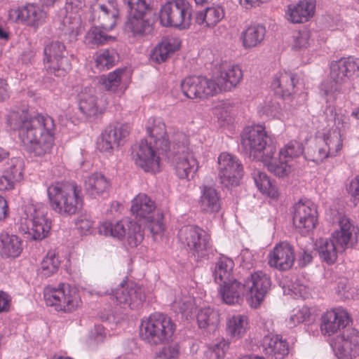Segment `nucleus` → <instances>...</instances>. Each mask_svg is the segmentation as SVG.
<instances>
[{
    "mask_svg": "<svg viewBox=\"0 0 359 359\" xmlns=\"http://www.w3.org/2000/svg\"><path fill=\"white\" fill-rule=\"evenodd\" d=\"M43 298L48 306H53L56 311L72 312L80 304V299L72 294L70 286L66 283H60L57 287L47 286L43 290Z\"/></svg>",
    "mask_w": 359,
    "mask_h": 359,
    "instance_id": "4468645a",
    "label": "nucleus"
},
{
    "mask_svg": "<svg viewBox=\"0 0 359 359\" xmlns=\"http://www.w3.org/2000/svg\"><path fill=\"white\" fill-rule=\"evenodd\" d=\"M11 88L6 79L0 78V102L7 100L11 95Z\"/></svg>",
    "mask_w": 359,
    "mask_h": 359,
    "instance_id": "69168bd1",
    "label": "nucleus"
},
{
    "mask_svg": "<svg viewBox=\"0 0 359 359\" xmlns=\"http://www.w3.org/2000/svg\"><path fill=\"white\" fill-rule=\"evenodd\" d=\"M219 294L223 302L229 305L239 304L246 295L245 283L236 279L224 280L220 284Z\"/></svg>",
    "mask_w": 359,
    "mask_h": 359,
    "instance_id": "c85d7f7f",
    "label": "nucleus"
},
{
    "mask_svg": "<svg viewBox=\"0 0 359 359\" xmlns=\"http://www.w3.org/2000/svg\"><path fill=\"white\" fill-rule=\"evenodd\" d=\"M98 232L101 235L111 236L118 240L124 238L127 233L128 243L132 248L137 246L144 239V233L140 225L123 221L115 223L103 222L98 227Z\"/></svg>",
    "mask_w": 359,
    "mask_h": 359,
    "instance_id": "2eb2a0df",
    "label": "nucleus"
},
{
    "mask_svg": "<svg viewBox=\"0 0 359 359\" xmlns=\"http://www.w3.org/2000/svg\"><path fill=\"white\" fill-rule=\"evenodd\" d=\"M339 225L340 229L333 232L330 238H320L317 243L319 256L327 264L336 262L337 254L350 246L353 234L359 231L350 219L344 216L339 217Z\"/></svg>",
    "mask_w": 359,
    "mask_h": 359,
    "instance_id": "20e7f679",
    "label": "nucleus"
},
{
    "mask_svg": "<svg viewBox=\"0 0 359 359\" xmlns=\"http://www.w3.org/2000/svg\"><path fill=\"white\" fill-rule=\"evenodd\" d=\"M205 10L208 27L215 26L224 17V11L221 6L208 7Z\"/></svg>",
    "mask_w": 359,
    "mask_h": 359,
    "instance_id": "13d9d810",
    "label": "nucleus"
},
{
    "mask_svg": "<svg viewBox=\"0 0 359 359\" xmlns=\"http://www.w3.org/2000/svg\"><path fill=\"white\" fill-rule=\"evenodd\" d=\"M280 104L276 100L266 101L262 107V111L268 117L278 118L280 114Z\"/></svg>",
    "mask_w": 359,
    "mask_h": 359,
    "instance_id": "bf43d9fd",
    "label": "nucleus"
},
{
    "mask_svg": "<svg viewBox=\"0 0 359 359\" xmlns=\"http://www.w3.org/2000/svg\"><path fill=\"white\" fill-rule=\"evenodd\" d=\"M12 13L16 15V21L35 29L41 26L47 18L46 12L35 4H27L12 10L11 15Z\"/></svg>",
    "mask_w": 359,
    "mask_h": 359,
    "instance_id": "bb28decb",
    "label": "nucleus"
},
{
    "mask_svg": "<svg viewBox=\"0 0 359 359\" xmlns=\"http://www.w3.org/2000/svg\"><path fill=\"white\" fill-rule=\"evenodd\" d=\"M47 194L52 209L60 215H74L82 208V190L74 182L53 183Z\"/></svg>",
    "mask_w": 359,
    "mask_h": 359,
    "instance_id": "7ed1b4c3",
    "label": "nucleus"
},
{
    "mask_svg": "<svg viewBox=\"0 0 359 359\" xmlns=\"http://www.w3.org/2000/svg\"><path fill=\"white\" fill-rule=\"evenodd\" d=\"M295 260L293 247L287 242L277 243L268 255V264L279 271H287Z\"/></svg>",
    "mask_w": 359,
    "mask_h": 359,
    "instance_id": "a878e982",
    "label": "nucleus"
},
{
    "mask_svg": "<svg viewBox=\"0 0 359 359\" xmlns=\"http://www.w3.org/2000/svg\"><path fill=\"white\" fill-rule=\"evenodd\" d=\"M351 321L348 313L341 307L327 311L322 316L320 330L324 335L331 336L343 330L330 341L338 359H352L359 351V331L346 326Z\"/></svg>",
    "mask_w": 359,
    "mask_h": 359,
    "instance_id": "f03ea898",
    "label": "nucleus"
},
{
    "mask_svg": "<svg viewBox=\"0 0 359 359\" xmlns=\"http://www.w3.org/2000/svg\"><path fill=\"white\" fill-rule=\"evenodd\" d=\"M110 30H106L100 25L94 24L86 36V41L91 46H102L116 41V37L109 35L108 32Z\"/></svg>",
    "mask_w": 359,
    "mask_h": 359,
    "instance_id": "c03bdc74",
    "label": "nucleus"
},
{
    "mask_svg": "<svg viewBox=\"0 0 359 359\" xmlns=\"http://www.w3.org/2000/svg\"><path fill=\"white\" fill-rule=\"evenodd\" d=\"M347 190L355 200L359 199V175L351 180Z\"/></svg>",
    "mask_w": 359,
    "mask_h": 359,
    "instance_id": "0e129e2a",
    "label": "nucleus"
},
{
    "mask_svg": "<svg viewBox=\"0 0 359 359\" xmlns=\"http://www.w3.org/2000/svg\"><path fill=\"white\" fill-rule=\"evenodd\" d=\"M154 209V202L146 194H138L132 201L131 212L140 219H150Z\"/></svg>",
    "mask_w": 359,
    "mask_h": 359,
    "instance_id": "ea45409f",
    "label": "nucleus"
},
{
    "mask_svg": "<svg viewBox=\"0 0 359 359\" xmlns=\"http://www.w3.org/2000/svg\"><path fill=\"white\" fill-rule=\"evenodd\" d=\"M11 128L18 132L25 149L35 156L50 152L54 144L55 124L48 115L29 116L24 111H13L8 118Z\"/></svg>",
    "mask_w": 359,
    "mask_h": 359,
    "instance_id": "f257e3e1",
    "label": "nucleus"
},
{
    "mask_svg": "<svg viewBox=\"0 0 359 359\" xmlns=\"http://www.w3.org/2000/svg\"><path fill=\"white\" fill-rule=\"evenodd\" d=\"M234 267L233 259L222 256L215 262L213 271L215 281L217 283H223L224 280H230L231 275Z\"/></svg>",
    "mask_w": 359,
    "mask_h": 359,
    "instance_id": "a18cd8bd",
    "label": "nucleus"
},
{
    "mask_svg": "<svg viewBox=\"0 0 359 359\" xmlns=\"http://www.w3.org/2000/svg\"><path fill=\"white\" fill-rule=\"evenodd\" d=\"M20 221L21 230L27 233L32 240L41 241L50 233L51 222L41 204L26 205Z\"/></svg>",
    "mask_w": 359,
    "mask_h": 359,
    "instance_id": "1a4fd4ad",
    "label": "nucleus"
},
{
    "mask_svg": "<svg viewBox=\"0 0 359 359\" xmlns=\"http://www.w3.org/2000/svg\"><path fill=\"white\" fill-rule=\"evenodd\" d=\"M151 142L142 140L132 147V157L135 163L145 172L156 173L160 171L159 151Z\"/></svg>",
    "mask_w": 359,
    "mask_h": 359,
    "instance_id": "aec40b11",
    "label": "nucleus"
},
{
    "mask_svg": "<svg viewBox=\"0 0 359 359\" xmlns=\"http://www.w3.org/2000/svg\"><path fill=\"white\" fill-rule=\"evenodd\" d=\"M269 158V160L264 159L262 162L269 172L278 177H284L290 173L292 166L288 161L280 158L279 155L278 159L274 158V155H270Z\"/></svg>",
    "mask_w": 359,
    "mask_h": 359,
    "instance_id": "de8ad7c7",
    "label": "nucleus"
},
{
    "mask_svg": "<svg viewBox=\"0 0 359 359\" xmlns=\"http://www.w3.org/2000/svg\"><path fill=\"white\" fill-rule=\"evenodd\" d=\"M229 343L224 339L211 344L207 351L209 359H222L228 350Z\"/></svg>",
    "mask_w": 359,
    "mask_h": 359,
    "instance_id": "5fc2aeb1",
    "label": "nucleus"
},
{
    "mask_svg": "<svg viewBox=\"0 0 359 359\" xmlns=\"http://www.w3.org/2000/svg\"><path fill=\"white\" fill-rule=\"evenodd\" d=\"M110 294L121 307L130 309L140 306L146 298L142 286L128 280H123L115 290H111Z\"/></svg>",
    "mask_w": 359,
    "mask_h": 359,
    "instance_id": "a211bd4d",
    "label": "nucleus"
},
{
    "mask_svg": "<svg viewBox=\"0 0 359 359\" xmlns=\"http://www.w3.org/2000/svg\"><path fill=\"white\" fill-rule=\"evenodd\" d=\"M266 35L265 27L259 23H253L248 26L241 34L243 46L245 49L259 46Z\"/></svg>",
    "mask_w": 359,
    "mask_h": 359,
    "instance_id": "c9c22d12",
    "label": "nucleus"
},
{
    "mask_svg": "<svg viewBox=\"0 0 359 359\" xmlns=\"http://www.w3.org/2000/svg\"><path fill=\"white\" fill-rule=\"evenodd\" d=\"M118 54L114 50L106 49L96 57V65L101 70L109 69L118 61Z\"/></svg>",
    "mask_w": 359,
    "mask_h": 359,
    "instance_id": "603ef678",
    "label": "nucleus"
},
{
    "mask_svg": "<svg viewBox=\"0 0 359 359\" xmlns=\"http://www.w3.org/2000/svg\"><path fill=\"white\" fill-rule=\"evenodd\" d=\"M200 189L198 204L201 211L208 214L218 212L222 206L219 192L213 187L205 184L201 186Z\"/></svg>",
    "mask_w": 359,
    "mask_h": 359,
    "instance_id": "c756f323",
    "label": "nucleus"
},
{
    "mask_svg": "<svg viewBox=\"0 0 359 359\" xmlns=\"http://www.w3.org/2000/svg\"><path fill=\"white\" fill-rule=\"evenodd\" d=\"M180 241L194 257L198 259L208 255L211 248L210 236L203 229L196 225H187L182 227L179 231Z\"/></svg>",
    "mask_w": 359,
    "mask_h": 359,
    "instance_id": "ddd939ff",
    "label": "nucleus"
},
{
    "mask_svg": "<svg viewBox=\"0 0 359 359\" xmlns=\"http://www.w3.org/2000/svg\"><path fill=\"white\" fill-rule=\"evenodd\" d=\"M244 283L246 297L250 306L255 309L257 308L271 290V278L266 273L258 271L251 273Z\"/></svg>",
    "mask_w": 359,
    "mask_h": 359,
    "instance_id": "6ab92c4d",
    "label": "nucleus"
},
{
    "mask_svg": "<svg viewBox=\"0 0 359 359\" xmlns=\"http://www.w3.org/2000/svg\"><path fill=\"white\" fill-rule=\"evenodd\" d=\"M359 72V59L353 57H343L330 65V79L320 86L321 95L327 102H333L342 93L343 85L348 78Z\"/></svg>",
    "mask_w": 359,
    "mask_h": 359,
    "instance_id": "39448f33",
    "label": "nucleus"
},
{
    "mask_svg": "<svg viewBox=\"0 0 359 359\" xmlns=\"http://www.w3.org/2000/svg\"><path fill=\"white\" fill-rule=\"evenodd\" d=\"M175 329L176 325L170 317L155 313L142 320L140 337L151 345L165 344L172 339Z\"/></svg>",
    "mask_w": 359,
    "mask_h": 359,
    "instance_id": "0eeeda50",
    "label": "nucleus"
},
{
    "mask_svg": "<svg viewBox=\"0 0 359 359\" xmlns=\"http://www.w3.org/2000/svg\"><path fill=\"white\" fill-rule=\"evenodd\" d=\"M180 354L179 346L177 344H172L164 346L161 351V355L165 359H175L178 357Z\"/></svg>",
    "mask_w": 359,
    "mask_h": 359,
    "instance_id": "680f3d73",
    "label": "nucleus"
},
{
    "mask_svg": "<svg viewBox=\"0 0 359 359\" xmlns=\"http://www.w3.org/2000/svg\"><path fill=\"white\" fill-rule=\"evenodd\" d=\"M79 108L87 116L97 115L98 106L95 90L92 88H85L78 95Z\"/></svg>",
    "mask_w": 359,
    "mask_h": 359,
    "instance_id": "58836bf2",
    "label": "nucleus"
},
{
    "mask_svg": "<svg viewBox=\"0 0 359 359\" xmlns=\"http://www.w3.org/2000/svg\"><path fill=\"white\" fill-rule=\"evenodd\" d=\"M128 74L126 68H118L102 79V84L107 90L116 92L118 88L126 81Z\"/></svg>",
    "mask_w": 359,
    "mask_h": 359,
    "instance_id": "09e8293b",
    "label": "nucleus"
},
{
    "mask_svg": "<svg viewBox=\"0 0 359 359\" xmlns=\"http://www.w3.org/2000/svg\"><path fill=\"white\" fill-rule=\"evenodd\" d=\"M312 252L306 250H303L302 252L299 253L298 257L299 264L301 266H305L308 265L312 262Z\"/></svg>",
    "mask_w": 359,
    "mask_h": 359,
    "instance_id": "774afa93",
    "label": "nucleus"
},
{
    "mask_svg": "<svg viewBox=\"0 0 359 359\" xmlns=\"http://www.w3.org/2000/svg\"><path fill=\"white\" fill-rule=\"evenodd\" d=\"M218 177L225 187L238 186L243 175V167L241 161L234 155L221 153L217 158Z\"/></svg>",
    "mask_w": 359,
    "mask_h": 359,
    "instance_id": "dca6fc26",
    "label": "nucleus"
},
{
    "mask_svg": "<svg viewBox=\"0 0 359 359\" xmlns=\"http://www.w3.org/2000/svg\"><path fill=\"white\" fill-rule=\"evenodd\" d=\"M147 133L157 149L162 152L170 151V143L165 129V125L161 118L151 117L146 125Z\"/></svg>",
    "mask_w": 359,
    "mask_h": 359,
    "instance_id": "cd10ccee",
    "label": "nucleus"
},
{
    "mask_svg": "<svg viewBox=\"0 0 359 359\" xmlns=\"http://www.w3.org/2000/svg\"><path fill=\"white\" fill-rule=\"evenodd\" d=\"M11 302V296L7 292L0 290V314L9 311Z\"/></svg>",
    "mask_w": 359,
    "mask_h": 359,
    "instance_id": "e2e57ef3",
    "label": "nucleus"
},
{
    "mask_svg": "<svg viewBox=\"0 0 359 359\" xmlns=\"http://www.w3.org/2000/svg\"><path fill=\"white\" fill-rule=\"evenodd\" d=\"M303 153L302 144L296 140H291L280 149L278 155L280 158H284L290 162L300 157Z\"/></svg>",
    "mask_w": 359,
    "mask_h": 359,
    "instance_id": "8fccbe9b",
    "label": "nucleus"
},
{
    "mask_svg": "<svg viewBox=\"0 0 359 359\" xmlns=\"http://www.w3.org/2000/svg\"><path fill=\"white\" fill-rule=\"evenodd\" d=\"M183 94L190 99H205L217 94V86L205 76H189L181 82Z\"/></svg>",
    "mask_w": 359,
    "mask_h": 359,
    "instance_id": "412c9836",
    "label": "nucleus"
},
{
    "mask_svg": "<svg viewBox=\"0 0 359 359\" xmlns=\"http://www.w3.org/2000/svg\"><path fill=\"white\" fill-rule=\"evenodd\" d=\"M180 47V41L175 38H165L161 41L151 52L149 60L151 62L161 64Z\"/></svg>",
    "mask_w": 359,
    "mask_h": 359,
    "instance_id": "72a5a7b5",
    "label": "nucleus"
},
{
    "mask_svg": "<svg viewBox=\"0 0 359 359\" xmlns=\"http://www.w3.org/2000/svg\"><path fill=\"white\" fill-rule=\"evenodd\" d=\"M119 11L116 0L98 3L92 8V21L106 30H111L116 25Z\"/></svg>",
    "mask_w": 359,
    "mask_h": 359,
    "instance_id": "5701e85b",
    "label": "nucleus"
},
{
    "mask_svg": "<svg viewBox=\"0 0 359 359\" xmlns=\"http://www.w3.org/2000/svg\"><path fill=\"white\" fill-rule=\"evenodd\" d=\"M212 114L222 124L231 120L229 108L223 104L217 105L212 109Z\"/></svg>",
    "mask_w": 359,
    "mask_h": 359,
    "instance_id": "052dcab7",
    "label": "nucleus"
},
{
    "mask_svg": "<svg viewBox=\"0 0 359 359\" xmlns=\"http://www.w3.org/2000/svg\"><path fill=\"white\" fill-rule=\"evenodd\" d=\"M60 265V260L55 252L49 251L41 263L40 272L44 277L55 273Z\"/></svg>",
    "mask_w": 359,
    "mask_h": 359,
    "instance_id": "3c124183",
    "label": "nucleus"
},
{
    "mask_svg": "<svg viewBox=\"0 0 359 359\" xmlns=\"http://www.w3.org/2000/svg\"><path fill=\"white\" fill-rule=\"evenodd\" d=\"M168 158L174 165L175 173L180 179L191 180L197 172L198 162L189 148L188 136L177 132L173 136L172 149Z\"/></svg>",
    "mask_w": 359,
    "mask_h": 359,
    "instance_id": "423d86ee",
    "label": "nucleus"
},
{
    "mask_svg": "<svg viewBox=\"0 0 359 359\" xmlns=\"http://www.w3.org/2000/svg\"><path fill=\"white\" fill-rule=\"evenodd\" d=\"M85 6V0H66L54 18L55 27L65 34L76 35L80 19L77 13Z\"/></svg>",
    "mask_w": 359,
    "mask_h": 359,
    "instance_id": "f3484780",
    "label": "nucleus"
},
{
    "mask_svg": "<svg viewBox=\"0 0 359 359\" xmlns=\"http://www.w3.org/2000/svg\"><path fill=\"white\" fill-rule=\"evenodd\" d=\"M325 120L331 128L324 134L325 147L330 156H336L342 148V137L349 128V118L341 113H337L334 107L329 105L325 111Z\"/></svg>",
    "mask_w": 359,
    "mask_h": 359,
    "instance_id": "9d476101",
    "label": "nucleus"
},
{
    "mask_svg": "<svg viewBox=\"0 0 359 359\" xmlns=\"http://www.w3.org/2000/svg\"><path fill=\"white\" fill-rule=\"evenodd\" d=\"M241 144L249 156L257 161L269 160L270 155H275L276 151L271 137L261 125L245 128L241 135Z\"/></svg>",
    "mask_w": 359,
    "mask_h": 359,
    "instance_id": "6e6552de",
    "label": "nucleus"
},
{
    "mask_svg": "<svg viewBox=\"0 0 359 359\" xmlns=\"http://www.w3.org/2000/svg\"><path fill=\"white\" fill-rule=\"evenodd\" d=\"M295 79L296 75L291 72H278L274 75L271 88L277 97L280 98L288 97L294 92Z\"/></svg>",
    "mask_w": 359,
    "mask_h": 359,
    "instance_id": "2f4dec72",
    "label": "nucleus"
},
{
    "mask_svg": "<svg viewBox=\"0 0 359 359\" xmlns=\"http://www.w3.org/2000/svg\"><path fill=\"white\" fill-rule=\"evenodd\" d=\"M316 0H302L287 8V19L292 23H304L309 21L314 15Z\"/></svg>",
    "mask_w": 359,
    "mask_h": 359,
    "instance_id": "7c9ffc66",
    "label": "nucleus"
},
{
    "mask_svg": "<svg viewBox=\"0 0 359 359\" xmlns=\"http://www.w3.org/2000/svg\"><path fill=\"white\" fill-rule=\"evenodd\" d=\"M130 131V127L128 124L108 126L97 140V149L101 152L111 153L115 147L123 144Z\"/></svg>",
    "mask_w": 359,
    "mask_h": 359,
    "instance_id": "4be33fe9",
    "label": "nucleus"
},
{
    "mask_svg": "<svg viewBox=\"0 0 359 359\" xmlns=\"http://www.w3.org/2000/svg\"><path fill=\"white\" fill-rule=\"evenodd\" d=\"M196 320L199 328L214 332L219 323V315L214 309L205 307L198 311Z\"/></svg>",
    "mask_w": 359,
    "mask_h": 359,
    "instance_id": "a19ab883",
    "label": "nucleus"
},
{
    "mask_svg": "<svg viewBox=\"0 0 359 359\" xmlns=\"http://www.w3.org/2000/svg\"><path fill=\"white\" fill-rule=\"evenodd\" d=\"M248 318L245 315L236 314L226 321V332L232 338H242L248 328Z\"/></svg>",
    "mask_w": 359,
    "mask_h": 359,
    "instance_id": "37998d69",
    "label": "nucleus"
},
{
    "mask_svg": "<svg viewBox=\"0 0 359 359\" xmlns=\"http://www.w3.org/2000/svg\"><path fill=\"white\" fill-rule=\"evenodd\" d=\"M310 314V309L307 306H303L302 309L293 311V313L290 316L287 321L288 326L293 327L298 324L304 323L309 319Z\"/></svg>",
    "mask_w": 359,
    "mask_h": 359,
    "instance_id": "4d7b16f0",
    "label": "nucleus"
},
{
    "mask_svg": "<svg viewBox=\"0 0 359 359\" xmlns=\"http://www.w3.org/2000/svg\"><path fill=\"white\" fill-rule=\"evenodd\" d=\"M311 33L304 29L295 32L293 35L292 48L296 50L306 48L311 44Z\"/></svg>",
    "mask_w": 359,
    "mask_h": 359,
    "instance_id": "6e6d98bb",
    "label": "nucleus"
},
{
    "mask_svg": "<svg viewBox=\"0 0 359 359\" xmlns=\"http://www.w3.org/2000/svg\"><path fill=\"white\" fill-rule=\"evenodd\" d=\"M262 345L265 354L273 359H283L289 352L287 341L279 335H266Z\"/></svg>",
    "mask_w": 359,
    "mask_h": 359,
    "instance_id": "473e14b6",
    "label": "nucleus"
},
{
    "mask_svg": "<svg viewBox=\"0 0 359 359\" xmlns=\"http://www.w3.org/2000/svg\"><path fill=\"white\" fill-rule=\"evenodd\" d=\"M191 6L187 0L168 1L161 8L160 23L166 27L188 29L191 24Z\"/></svg>",
    "mask_w": 359,
    "mask_h": 359,
    "instance_id": "9b49d317",
    "label": "nucleus"
},
{
    "mask_svg": "<svg viewBox=\"0 0 359 359\" xmlns=\"http://www.w3.org/2000/svg\"><path fill=\"white\" fill-rule=\"evenodd\" d=\"M67 55V50L62 42L51 41L46 43L43 62L46 72L55 76H64L72 69Z\"/></svg>",
    "mask_w": 359,
    "mask_h": 359,
    "instance_id": "f8f14e48",
    "label": "nucleus"
},
{
    "mask_svg": "<svg viewBox=\"0 0 359 359\" xmlns=\"http://www.w3.org/2000/svg\"><path fill=\"white\" fill-rule=\"evenodd\" d=\"M243 72L237 65L222 62L214 76L215 84L217 86V93L221 91H230L242 80Z\"/></svg>",
    "mask_w": 359,
    "mask_h": 359,
    "instance_id": "b1692460",
    "label": "nucleus"
},
{
    "mask_svg": "<svg viewBox=\"0 0 359 359\" xmlns=\"http://www.w3.org/2000/svg\"><path fill=\"white\" fill-rule=\"evenodd\" d=\"M111 187V182L104 175L93 173L84 182L86 193L93 198L103 195Z\"/></svg>",
    "mask_w": 359,
    "mask_h": 359,
    "instance_id": "4c0bfd02",
    "label": "nucleus"
},
{
    "mask_svg": "<svg viewBox=\"0 0 359 359\" xmlns=\"http://www.w3.org/2000/svg\"><path fill=\"white\" fill-rule=\"evenodd\" d=\"M327 157L330 156V151L327 149L325 147H319L318 151L314 153V156L312 161L316 163H320L323 161Z\"/></svg>",
    "mask_w": 359,
    "mask_h": 359,
    "instance_id": "338daca9",
    "label": "nucleus"
},
{
    "mask_svg": "<svg viewBox=\"0 0 359 359\" xmlns=\"http://www.w3.org/2000/svg\"><path fill=\"white\" fill-rule=\"evenodd\" d=\"M292 221L294 226L306 233L313 229L317 222V210L309 202L299 201L293 206Z\"/></svg>",
    "mask_w": 359,
    "mask_h": 359,
    "instance_id": "393cba45",
    "label": "nucleus"
},
{
    "mask_svg": "<svg viewBox=\"0 0 359 359\" xmlns=\"http://www.w3.org/2000/svg\"><path fill=\"white\" fill-rule=\"evenodd\" d=\"M22 240L13 234H0V255L4 258L18 257L22 251Z\"/></svg>",
    "mask_w": 359,
    "mask_h": 359,
    "instance_id": "e433bc0d",
    "label": "nucleus"
},
{
    "mask_svg": "<svg viewBox=\"0 0 359 359\" xmlns=\"http://www.w3.org/2000/svg\"><path fill=\"white\" fill-rule=\"evenodd\" d=\"M129 10V17L149 14L150 7L146 0H124Z\"/></svg>",
    "mask_w": 359,
    "mask_h": 359,
    "instance_id": "864d4df0",
    "label": "nucleus"
},
{
    "mask_svg": "<svg viewBox=\"0 0 359 359\" xmlns=\"http://www.w3.org/2000/svg\"><path fill=\"white\" fill-rule=\"evenodd\" d=\"M126 27L137 38H142L151 34L154 29V21L149 14L140 16L129 17Z\"/></svg>",
    "mask_w": 359,
    "mask_h": 359,
    "instance_id": "f704fd0d",
    "label": "nucleus"
},
{
    "mask_svg": "<svg viewBox=\"0 0 359 359\" xmlns=\"http://www.w3.org/2000/svg\"><path fill=\"white\" fill-rule=\"evenodd\" d=\"M252 175L256 187L262 194L273 198L278 197V189L266 173L256 170Z\"/></svg>",
    "mask_w": 359,
    "mask_h": 359,
    "instance_id": "79ce46f5",
    "label": "nucleus"
},
{
    "mask_svg": "<svg viewBox=\"0 0 359 359\" xmlns=\"http://www.w3.org/2000/svg\"><path fill=\"white\" fill-rule=\"evenodd\" d=\"M25 162L20 157L11 158L4 170L10 182L15 187V183L20 182L24 177Z\"/></svg>",
    "mask_w": 359,
    "mask_h": 359,
    "instance_id": "49530a36",
    "label": "nucleus"
}]
</instances>
